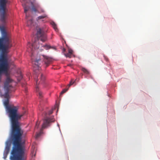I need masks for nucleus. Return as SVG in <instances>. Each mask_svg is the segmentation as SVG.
I'll list each match as a JSON object with an SVG mask.
<instances>
[{
	"mask_svg": "<svg viewBox=\"0 0 160 160\" xmlns=\"http://www.w3.org/2000/svg\"><path fill=\"white\" fill-rule=\"evenodd\" d=\"M24 12L26 13L27 12L29 9L30 7L28 6H26V5H25V6H24ZM26 17L27 18L28 17V16L27 14H26Z\"/></svg>",
	"mask_w": 160,
	"mask_h": 160,
	"instance_id": "obj_16",
	"label": "nucleus"
},
{
	"mask_svg": "<svg viewBox=\"0 0 160 160\" xmlns=\"http://www.w3.org/2000/svg\"><path fill=\"white\" fill-rule=\"evenodd\" d=\"M12 131L11 139L13 147L11 152V160H24L25 153L22 144V136L23 131L21 129L19 122L11 123Z\"/></svg>",
	"mask_w": 160,
	"mask_h": 160,
	"instance_id": "obj_2",
	"label": "nucleus"
},
{
	"mask_svg": "<svg viewBox=\"0 0 160 160\" xmlns=\"http://www.w3.org/2000/svg\"><path fill=\"white\" fill-rule=\"evenodd\" d=\"M47 15L46 14H44L42 15L39 16L36 19V20L37 21H38L39 20L43 19L46 17H47Z\"/></svg>",
	"mask_w": 160,
	"mask_h": 160,
	"instance_id": "obj_15",
	"label": "nucleus"
},
{
	"mask_svg": "<svg viewBox=\"0 0 160 160\" xmlns=\"http://www.w3.org/2000/svg\"><path fill=\"white\" fill-rule=\"evenodd\" d=\"M8 2V0H0V19L1 22L5 23L8 16L7 13L6 4Z\"/></svg>",
	"mask_w": 160,
	"mask_h": 160,
	"instance_id": "obj_5",
	"label": "nucleus"
},
{
	"mask_svg": "<svg viewBox=\"0 0 160 160\" xmlns=\"http://www.w3.org/2000/svg\"><path fill=\"white\" fill-rule=\"evenodd\" d=\"M27 25L30 27H32V26L33 25V20L32 19L28 21Z\"/></svg>",
	"mask_w": 160,
	"mask_h": 160,
	"instance_id": "obj_13",
	"label": "nucleus"
},
{
	"mask_svg": "<svg viewBox=\"0 0 160 160\" xmlns=\"http://www.w3.org/2000/svg\"><path fill=\"white\" fill-rule=\"evenodd\" d=\"M39 122H37L36 123V125L35 126V128H38L39 125Z\"/></svg>",
	"mask_w": 160,
	"mask_h": 160,
	"instance_id": "obj_24",
	"label": "nucleus"
},
{
	"mask_svg": "<svg viewBox=\"0 0 160 160\" xmlns=\"http://www.w3.org/2000/svg\"><path fill=\"white\" fill-rule=\"evenodd\" d=\"M42 50H43V49H40V51H42Z\"/></svg>",
	"mask_w": 160,
	"mask_h": 160,
	"instance_id": "obj_27",
	"label": "nucleus"
},
{
	"mask_svg": "<svg viewBox=\"0 0 160 160\" xmlns=\"http://www.w3.org/2000/svg\"><path fill=\"white\" fill-rule=\"evenodd\" d=\"M46 115L43 119V122L42 125V128L39 132L37 133L36 135V138H38L42 134V130L47 127L49 126L50 123L55 121L53 116L48 117L47 114L46 113Z\"/></svg>",
	"mask_w": 160,
	"mask_h": 160,
	"instance_id": "obj_6",
	"label": "nucleus"
},
{
	"mask_svg": "<svg viewBox=\"0 0 160 160\" xmlns=\"http://www.w3.org/2000/svg\"><path fill=\"white\" fill-rule=\"evenodd\" d=\"M53 109H52L51 110H50L49 111V112H48V115H50L52 114V112H53Z\"/></svg>",
	"mask_w": 160,
	"mask_h": 160,
	"instance_id": "obj_23",
	"label": "nucleus"
},
{
	"mask_svg": "<svg viewBox=\"0 0 160 160\" xmlns=\"http://www.w3.org/2000/svg\"><path fill=\"white\" fill-rule=\"evenodd\" d=\"M36 7L38 9V12L39 13H43L44 12V10L41 8L40 6L38 4H36Z\"/></svg>",
	"mask_w": 160,
	"mask_h": 160,
	"instance_id": "obj_11",
	"label": "nucleus"
},
{
	"mask_svg": "<svg viewBox=\"0 0 160 160\" xmlns=\"http://www.w3.org/2000/svg\"><path fill=\"white\" fill-rule=\"evenodd\" d=\"M36 90L37 92H38L39 98H41L42 97V93L39 90L37 86L36 87Z\"/></svg>",
	"mask_w": 160,
	"mask_h": 160,
	"instance_id": "obj_17",
	"label": "nucleus"
},
{
	"mask_svg": "<svg viewBox=\"0 0 160 160\" xmlns=\"http://www.w3.org/2000/svg\"><path fill=\"white\" fill-rule=\"evenodd\" d=\"M82 70L85 74L88 75H89L90 74L89 71L86 68L82 67Z\"/></svg>",
	"mask_w": 160,
	"mask_h": 160,
	"instance_id": "obj_14",
	"label": "nucleus"
},
{
	"mask_svg": "<svg viewBox=\"0 0 160 160\" xmlns=\"http://www.w3.org/2000/svg\"><path fill=\"white\" fill-rule=\"evenodd\" d=\"M63 51H65V49H63Z\"/></svg>",
	"mask_w": 160,
	"mask_h": 160,
	"instance_id": "obj_29",
	"label": "nucleus"
},
{
	"mask_svg": "<svg viewBox=\"0 0 160 160\" xmlns=\"http://www.w3.org/2000/svg\"><path fill=\"white\" fill-rule=\"evenodd\" d=\"M35 80H36V83L37 85L38 84V80L36 79Z\"/></svg>",
	"mask_w": 160,
	"mask_h": 160,
	"instance_id": "obj_26",
	"label": "nucleus"
},
{
	"mask_svg": "<svg viewBox=\"0 0 160 160\" xmlns=\"http://www.w3.org/2000/svg\"><path fill=\"white\" fill-rule=\"evenodd\" d=\"M6 144L7 145L6 147V150L7 153L8 154L9 152V150L10 149V144L9 141H7V142Z\"/></svg>",
	"mask_w": 160,
	"mask_h": 160,
	"instance_id": "obj_12",
	"label": "nucleus"
},
{
	"mask_svg": "<svg viewBox=\"0 0 160 160\" xmlns=\"http://www.w3.org/2000/svg\"><path fill=\"white\" fill-rule=\"evenodd\" d=\"M75 82V81H74L73 80H72V81L70 82L69 84L68 85V87L69 88V87Z\"/></svg>",
	"mask_w": 160,
	"mask_h": 160,
	"instance_id": "obj_22",
	"label": "nucleus"
},
{
	"mask_svg": "<svg viewBox=\"0 0 160 160\" xmlns=\"http://www.w3.org/2000/svg\"><path fill=\"white\" fill-rule=\"evenodd\" d=\"M37 35L38 39L42 42H44L46 40L47 36L43 28H37Z\"/></svg>",
	"mask_w": 160,
	"mask_h": 160,
	"instance_id": "obj_7",
	"label": "nucleus"
},
{
	"mask_svg": "<svg viewBox=\"0 0 160 160\" xmlns=\"http://www.w3.org/2000/svg\"><path fill=\"white\" fill-rule=\"evenodd\" d=\"M72 52L73 51L72 49H69L68 50V52L67 53L64 54V55L66 57L71 58L72 56Z\"/></svg>",
	"mask_w": 160,
	"mask_h": 160,
	"instance_id": "obj_9",
	"label": "nucleus"
},
{
	"mask_svg": "<svg viewBox=\"0 0 160 160\" xmlns=\"http://www.w3.org/2000/svg\"><path fill=\"white\" fill-rule=\"evenodd\" d=\"M69 88H67V89H63L62 92H61V93H60V94L61 95L62 94H63V93H65V92H66L68 90V89Z\"/></svg>",
	"mask_w": 160,
	"mask_h": 160,
	"instance_id": "obj_21",
	"label": "nucleus"
},
{
	"mask_svg": "<svg viewBox=\"0 0 160 160\" xmlns=\"http://www.w3.org/2000/svg\"><path fill=\"white\" fill-rule=\"evenodd\" d=\"M9 68V65L0 66V96L5 98L3 103L11 123L19 122V120L24 114L18 113L17 107L9 105L10 98L9 93L15 91V89L13 84L14 83V85L16 84L10 77V74L8 72Z\"/></svg>",
	"mask_w": 160,
	"mask_h": 160,
	"instance_id": "obj_1",
	"label": "nucleus"
},
{
	"mask_svg": "<svg viewBox=\"0 0 160 160\" xmlns=\"http://www.w3.org/2000/svg\"><path fill=\"white\" fill-rule=\"evenodd\" d=\"M40 76V81H39L38 84L43 83L45 81V77L42 73L41 74Z\"/></svg>",
	"mask_w": 160,
	"mask_h": 160,
	"instance_id": "obj_10",
	"label": "nucleus"
},
{
	"mask_svg": "<svg viewBox=\"0 0 160 160\" xmlns=\"http://www.w3.org/2000/svg\"><path fill=\"white\" fill-rule=\"evenodd\" d=\"M28 46L30 47V49L32 52L31 55V59L32 62V64L33 65L34 68V70L35 71L36 70L35 68H37L38 70L40 68L39 67V62L40 61V59L39 58H37L36 59H34L33 58V53L32 52L33 48H34L35 49H39L40 47V45L38 44V40L37 39L35 41V42L31 45V44L29 42L28 43ZM36 73H37L36 71H35Z\"/></svg>",
	"mask_w": 160,
	"mask_h": 160,
	"instance_id": "obj_4",
	"label": "nucleus"
},
{
	"mask_svg": "<svg viewBox=\"0 0 160 160\" xmlns=\"http://www.w3.org/2000/svg\"><path fill=\"white\" fill-rule=\"evenodd\" d=\"M43 56L44 58V61L46 65V67H48L52 62V59L47 56L44 57V56Z\"/></svg>",
	"mask_w": 160,
	"mask_h": 160,
	"instance_id": "obj_8",
	"label": "nucleus"
},
{
	"mask_svg": "<svg viewBox=\"0 0 160 160\" xmlns=\"http://www.w3.org/2000/svg\"><path fill=\"white\" fill-rule=\"evenodd\" d=\"M103 57H104V59H105V60L106 61L108 62V58L107 56H104H104H103Z\"/></svg>",
	"mask_w": 160,
	"mask_h": 160,
	"instance_id": "obj_25",
	"label": "nucleus"
},
{
	"mask_svg": "<svg viewBox=\"0 0 160 160\" xmlns=\"http://www.w3.org/2000/svg\"><path fill=\"white\" fill-rule=\"evenodd\" d=\"M51 24L52 26L53 27V28H54V29L56 31L57 30V25L54 22H52Z\"/></svg>",
	"mask_w": 160,
	"mask_h": 160,
	"instance_id": "obj_18",
	"label": "nucleus"
},
{
	"mask_svg": "<svg viewBox=\"0 0 160 160\" xmlns=\"http://www.w3.org/2000/svg\"><path fill=\"white\" fill-rule=\"evenodd\" d=\"M2 37L0 38V50L2 51L0 57V66L9 65L6 53L7 50L12 46V41L10 32H7L4 26L0 27Z\"/></svg>",
	"mask_w": 160,
	"mask_h": 160,
	"instance_id": "obj_3",
	"label": "nucleus"
},
{
	"mask_svg": "<svg viewBox=\"0 0 160 160\" xmlns=\"http://www.w3.org/2000/svg\"><path fill=\"white\" fill-rule=\"evenodd\" d=\"M32 11H34V12H38V9H37V8L36 7V8L34 6H32Z\"/></svg>",
	"mask_w": 160,
	"mask_h": 160,
	"instance_id": "obj_20",
	"label": "nucleus"
},
{
	"mask_svg": "<svg viewBox=\"0 0 160 160\" xmlns=\"http://www.w3.org/2000/svg\"><path fill=\"white\" fill-rule=\"evenodd\" d=\"M42 47H43V48L46 50H48L50 48V46L47 45H46L43 46H42Z\"/></svg>",
	"mask_w": 160,
	"mask_h": 160,
	"instance_id": "obj_19",
	"label": "nucleus"
},
{
	"mask_svg": "<svg viewBox=\"0 0 160 160\" xmlns=\"http://www.w3.org/2000/svg\"><path fill=\"white\" fill-rule=\"evenodd\" d=\"M21 78H22V76L21 75Z\"/></svg>",
	"mask_w": 160,
	"mask_h": 160,
	"instance_id": "obj_28",
	"label": "nucleus"
}]
</instances>
